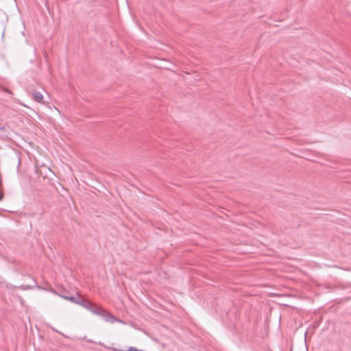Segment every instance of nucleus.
Returning a JSON list of instances; mask_svg holds the SVG:
<instances>
[{"instance_id":"f257e3e1","label":"nucleus","mask_w":351,"mask_h":351,"mask_svg":"<svg viewBox=\"0 0 351 351\" xmlns=\"http://www.w3.org/2000/svg\"><path fill=\"white\" fill-rule=\"evenodd\" d=\"M89 311H90L93 314L100 316L103 317L106 322H110V323H114V322H119L122 324H125V322L117 317H115L113 315L108 313L101 307L97 306L95 303H91L89 308L88 309Z\"/></svg>"},{"instance_id":"f03ea898","label":"nucleus","mask_w":351,"mask_h":351,"mask_svg":"<svg viewBox=\"0 0 351 351\" xmlns=\"http://www.w3.org/2000/svg\"><path fill=\"white\" fill-rule=\"evenodd\" d=\"M91 303L92 302L90 301L82 298L80 295H77V301L76 302L77 304H79L88 310Z\"/></svg>"},{"instance_id":"7ed1b4c3","label":"nucleus","mask_w":351,"mask_h":351,"mask_svg":"<svg viewBox=\"0 0 351 351\" xmlns=\"http://www.w3.org/2000/svg\"><path fill=\"white\" fill-rule=\"evenodd\" d=\"M33 97H34V99L38 102H41L43 99V95L40 92H38V91L33 92Z\"/></svg>"},{"instance_id":"20e7f679","label":"nucleus","mask_w":351,"mask_h":351,"mask_svg":"<svg viewBox=\"0 0 351 351\" xmlns=\"http://www.w3.org/2000/svg\"><path fill=\"white\" fill-rule=\"evenodd\" d=\"M62 298L66 300L71 301L73 303L76 304V302L77 301V295L75 296H62Z\"/></svg>"},{"instance_id":"39448f33","label":"nucleus","mask_w":351,"mask_h":351,"mask_svg":"<svg viewBox=\"0 0 351 351\" xmlns=\"http://www.w3.org/2000/svg\"><path fill=\"white\" fill-rule=\"evenodd\" d=\"M139 350H138V349H137L136 348L130 347L128 351H139Z\"/></svg>"},{"instance_id":"423d86ee","label":"nucleus","mask_w":351,"mask_h":351,"mask_svg":"<svg viewBox=\"0 0 351 351\" xmlns=\"http://www.w3.org/2000/svg\"><path fill=\"white\" fill-rule=\"evenodd\" d=\"M3 195L2 193H0V201L3 199Z\"/></svg>"}]
</instances>
